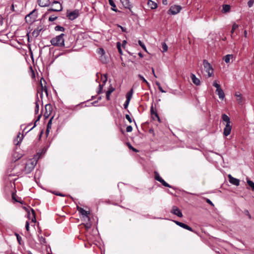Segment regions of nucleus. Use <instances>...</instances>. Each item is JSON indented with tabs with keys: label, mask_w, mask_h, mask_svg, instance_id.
I'll list each match as a JSON object with an SVG mask.
<instances>
[{
	"label": "nucleus",
	"mask_w": 254,
	"mask_h": 254,
	"mask_svg": "<svg viewBox=\"0 0 254 254\" xmlns=\"http://www.w3.org/2000/svg\"><path fill=\"white\" fill-rule=\"evenodd\" d=\"M64 33H62L60 35L52 38L50 40L51 44L55 47H64L65 46L64 39Z\"/></svg>",
	"instance_id": "f257e3e1"
},
{
	"label": "nucleus",
	"mask_w": 254,
	"mask_h": 254,
	"mask_svg": "<svg viewBox=\"0 0 254 254\" xmlns=\"http://www.w3.org/2000/svg\"><path fill=\"white\" fill-rule=\"evenodd\" d=\"M36 164L37 161H36L35 160H28L25 164V168L24 170L25 173L26 174L30 173L35 168Z\"/></svg>",
	"instance_id": "f03ea898"
},
{
	"label": "nucleus",
	"mask_w": 254,
	"mask_h": 254,
	"mask_svg": "<svg viewBox=\"0 0 254 254\" xmlns=\"http://www.w3.org/2000/svg\"><path fill=\"white\" fill-rule=\"evenodd\" d=\"M204 70L208 74L209 77H211L213 73V68L210 64L206 60L203 62Z\"/></svg>",
	"instance_id": "7ed1b4c3"
},
{
	"label": "nucleus",
	"mask_w": 254,
	"mask_h": 254,
	"mask_svg": "<svg viewBox=\"0 0 254 254\" xmlns=\"http://www.w3.org/2000/svg\"><path fill=\"white\" fill-rule=\"evenodd\" d=\"M182 8L180 5H173L170 7L168 13L171 15H175L179 13Z\"/></svg>",
	"instance_id": "20e7f679"
},
{
	"label": "nucleus",
	"mask_w": 254,
	"mask_h": 254,
	"mask_svg": "<svg viewBox=\"0 0 254 254\" xmlns=\"http://www.w3.org/2000/svg\"><path fill=\"white\" fill-rule=\"evenodd\" d=\"M79 10L75 9L72 11H67L66 16L70 20L75 19L79 16Z\"/></svg>",
	"instance_id": "39448f33"
},
{
	"label": "nucleus",
	"mask_w": 254,
	"mask_h": 254,
	"mask_svg": "<svg viewBox=\"0 0 254 254\" xmlns=\"http://www.w3.org/2000/svg\"><path fill=\"white\" fill-rule=\"evenodd\" d=\"M77 210L83 216V217H85L86 218H87L88 221L90 220V218L89 217V211H86L82 207H80L78 206H77Z\"/></svg>",
	"instance_id": "423d86ee"
},
{
	"label": "nucleus",
	"mask_w": 254,
	"mask_h": 254,
	"mask_svg": "<svg viewBox=\"0 0 254 254\" xmlns=\"http://www.w3.org/2000/svg\"><path fill=\"white\" fill-rule=\"evenodd\" d=\"M174 222L178 226H179L180 227H182V228H183L186 230H189L191 232H193V230L189 226H188V225L184 223H182V222H179V221H174Z\"/></svg>",
	"instance_id": "0eeeda50"
},
{
	"label": "nucleus",
	"mask_w": 254,
	"mask_h": 254,
	"mask_svg": "<svg viewBox=\"0 0 254 254\" xmlns=\"http://www.w3.org/2000/svg\"><path fill=\"white\" fill-rule=\"evenodd\" d=\"M229 182L235 186H238L240 185V180L238 179L233 177L231 175H228Z\"/></svg>",
	"instance_id": "6e6552de"
},
{
	"label": "nucleus",
	"mask_w": 254,
	"mask_h": 254,
	"mask_svg": "<svg viewBox=\"0 0 254 254\" xmlns=\"http://www.w3.org/2000/svg\"><path fill=\"white\" fill-rule=\"evenodd\" d=\"M37 2L40 7H47L51 4L50 0H37Z\"/></svg>",
	"instance_id": "1a4fd4ad"
},
{
	"label": "nucleus",
	"mask_w": 254,
	"mask_h": 254,
	"mask_svg": "<svg viewBox=\"0 0 254 254\" xmlns=\"http://www.w3.org/2000/svg\"><path fill=\"white\" fill-rule=\"evenodd\" d=\"M171 213L178 216L179 217H182L183 216L182 212L177 206L173 207L172 210H171Z\"/></svg>",
	"instance_id": "9d476101"
},
{
	"label": "nucleus",
	"mask_w": 254,
	"mask_h": 254,
	"mask_svg": "<svg viewBox=\"0 0 254 254\" xmlns=\"http://www.w3.org/2000/svg\"><path fill=\"white\" fill-rule=\"evenodd\" d=\"M232 129V127L230 126V124H226L225 127L224 129L223 134L225 136L229 135Z\"/></svg>",
	"instance_id": "9b49d317"
},
{
	"label": "nucleus",
	"mask_w": 254,
	"mask_h": 254,
	"mask_svg": "<svg viewBox=\"0 0 254 254\" xmlns=\"http://www.w3.org/2000/svg\"><path fill=\"white\" fill-rule=\"evenodd\" d=\"M43 30V28L42 25H40L37 27L32 32V35L33 37L36 38L37 37L41 32V31Z\"/></svg>",
	"instance_id": "f8f14e48"
},
{
	"label": "nucleus",
	"mask_w": 254,
	"mask_h": 254,
	"mask_svg": "<svg viewBox=\"0 0 254 254\" xmlns=\"http://www.w3.org/2000/svg\"><path fill=\"white\" fill-rule=\"evenodd\" d=\"M48 148V147L45 146L41 150L37 152V155L35 156V159H38L42 156L44 155L47 152Z\"/></svg>",
	"instance_id": "ddd939ff"
},
{
	"label": "nucleus",
	"mask_w": 254,
	"mask_h": 254,
	"mask_svg": "<svg viewBox=\"0 0 254 254\" xmlns=\"http://www.w3.org/2000/svg\"><path fill=\"white\" fill-rule=\"evenodd\" d=\"M120 1L125 8L129 9V10L131 9L132 6L129 0H120Z\"/></svg>",
	"instance_id": "4468645a"
},
{
	"label": "nucleus",
	"mask_w": 254,
	"mask_h": 254,
	"mask_svg": "<svg viewBox=\"0 0 254 254\" xmlns=\"http://www.w3.org/2000/svg\"><path fill=\"white\" fill-rule=\"evenodd\" d=\"M190 77L192 82L193 83V84H194L195 85H196L197 86L199 85L200 84V80L196 77L195 74H194L193 73H191L190 75Z\"/></svg>",
	"instance_id": "2eb2a0df"
},
{
	"label": "nucleus",
	"mask_w": 254,
	"mask_h": 254,
	"mask_svg": "<svg viewBox=\"0 0 254 254\" xmlns=\"http://www.w3.org/2000/svg\"><path fill=\"white\" fill-rule=\"evenodd\" d=\"M46 112L45 116H47L48 117L52 112V106L51 104H48L45 106Z\"/></svg>",
	"instance_id": "dca6fc26"
},
{
	"label": "nucleus",
	"mask_w": 254,
	"mask_h": 254,
	"mask_svg": "<svg viewBox=\"0 0 254 254\" xmlns=\"http://www.w3.org/2000/svg\"><path fill=\"white\" fill-rule=\"evenodd\" d=\"M235 96L237 97L238 103L240 105H243V99L242 94L239 92H236L235 94Z\"/></svg>",
	"instance_id": "f3484780"
},
{
	"label": "nucleus",
	"mask_w": 254,
	"mask_h": 254,
	"mask_svg": "<svg viewBox=\"0 0 254 254\" xmlns=\"http://www.w3.org/2000/svg\"><path fill=\"white\" fill-rule=\"evenodd\" d=\"M104 76H105V79H104V80L103 81V84H100L99 85L98 90V91L97 92L98 94H101L102 92V90H103L104 84H105V83L106 82V81L107 80V75L105 74Z\"/></svg>",
	"instance_id": "a211bd4d"
},
{
	"label": "nucleus",
	"mask_w": 254,
	"mask_h": 254,
	"mask_svg": "<svg viewBox=\"0 0 254 254\" xmlns=\"http://www.w3.org/2000/svg\"><path fill=\"white\" fill-rule=\"evenodd\" d=\"M216 93L218 95L219 98L220 99L223 100L224 98L225 94L223 90L221 88L216 89Z\"/></svg>",
	"instance_id": "6ab92c4d"
},
{
	"label": "nucleus",
	"mask_w": 254,
	"mask_h": 254,
	"mask_svg": "<svg viewBox=\"0 0 254 254\" xmlns=\"http://www.w3.org/2000/svg\"><path fill=\"white\" fill-rule=\"evenodd\" d=\"M115 90V88L113 87L111 85L108 88V90L106 92V99L107 100H110V95Z\"/></svg>",
	"instance_id": "aec40b11"
},
{
	"label": "nucleus",
	"mask_w": 254,
	"mask_h": 254,
	"mask_svg": "<svg viewBox=\"0 0 254 254\" xmlns=\"http://www.w3.org/2000/svg\"><path fill=\"white\" fill-rule=\"evenodd\" d=\"M63 10V6L62 4H60V5L59 6V8H49L48 9L47 12L45 13V15L48 14L51 11H56V12H60L62 11Z\"/></svg>",
	"instance_id": "412c9836"
},
{
	"label": "nucleus",
	"mask_w": 254,
	"mask_h": 254,
	"mask_svg": "<svg viewBox=\"0 0 254 254\" xmlns=\"http://www.w3.org/2000/svg\"><path fill=\"white\" fill-rule=\"evenodd\" d=\"M147 5L150 8L153 9H155L157 7V4L154 1H152L151 0H149L147 2Z\"/></svg>",
	"instance_id": "4be33fe9"
},
{
	"label": "nucleus",
	"mask_w": 254,
	"mask_h": 254,
	"mask_svg": "<svg viewBox=\"0 0 254 254\" xmlns=\"http://www.w3.org/2000/svg\"><path fill=\"white\" fill-rule=\"evenodd\" d=\"M230 5L229 4H223L222 6V12L223 13H227L230 10Z\"/></svg>",
	"instance_id": "5701e85b"
},
{
	"label": "nucleus",
	"mask_w": 254,
	"mask_h": 254,
	"mask_svg": "<svg viewBox=\"0 0 254 254\" xmlns=\"http://www.w3.org/2000/svg\"><path fill=\"white\" fill-rule=\"evenodd\" d=\"M109 2L110 5L112 6V10L114 11L117 12L118 11V9L116 8V5L113 0H109Z\"/></svg>",
	"instance_id": "b1692460"
},
{
	"label": "nucleus",
	"mask_w": 254,
	"mask_h": 254,
	"mask_svg": "<svg viewBox=\"0 0 254 254\" xmlns=\"http://www.w3.org/2000/svg\"><path fill=\"white\" fill-rule=\"evenodd\" d=\"M40 101L38 97H37L36 100L35 102V114H37L39 113V102Z\"/></svg>",
	"instance_id": "393cba45"
},
{
	"label": "nucleus",
	"mask_w": 254,
	"mask_h": 254,
	"mask_svg": "<svg viewBox=\"0 0 254 254\" xmlns=\"http://www.w3.org/2000/svg\"><path fill=\"white\" fill-rule=\"evenodd\" d=\"M222 119L223 121L226 122V124H230V118L227 115L225 114H222Z\"/></svg>",
	"instance_id": "a878e982"
},
{
	"label": "nucleus",
	"mask_w": 254,
	"mask_h": 254,
	"mask_svg": "<svg viewBox=\"0 0 254 254\" xmlns=\"http://www.w3.org/2000/svg\"><path fill=\"white\" fill-rule=\"evenodd\" d=\"M41 97L42 98L43 97V92H45L46 94H47V96H48V89L46 85L43 86V84L42 83V81H41Z\"/></svg>",
	"instance_id": "bb28decb"
},
{
	"label": "nucleus",
	"mask_w": 254,
	"mask_h": 254,
	"mask_svg": "<svg viewBox=\"0 0 254 254\" xmlns=\"http://www.w3.org/2000/svg\"><path fill=\"white\" fill-rule=\"evenodd\" d=\"M38 240L41 245H46V241L44 237H43L42 236H40V235H38Z\"/></svg>",
	"instance_id": "cd10ccee"
},
{
	"label": "nucleus",
	"mask_w": 254,
	"mask_h": 254,
	"mask_svg": "<svg viewBox=\"0 0 254 254\" xmlns=\"http://www.w3.org/2000/svg\"><path fill=\"white\" fill-rule=\"evenodd\" d=\"M133 93V89L131 88L126 94V99L130 101Z\"/></svg>",
	"instance_id": "c85d7f7f"
},
{
	"label": "nucleus",
	"mask_w": 254,
	"mask_h": 254,
	"mask_svg": "<svg viewBox=\"0 0 254 254\" xmlns=\"http://www.w3.org/2000/svg\"><path fill=\"white\" fill-rule=\"evenodd\" d=\"M233 55H227L223 57V60L226 63L228 64L230 63V59L233 58Z\"/></svg>",
	"instance_id": "c756f323"
},
{
	"label": "nucleus",
	"mask_w": 254,
	"mask_h": 254,
	"mask_svg": "<svg viewBox=\"0 0 254 254\" xmlns=\"http://www.w3.org/2000/svg\"><path fill=\"white\" fill-rule=\"evenodd\" d=\"M138 77L142 80V82L146 83V85L150 87V85L149 82L145 79V78L141 74H138Z\"/></svg>",
	"instance_id": "7c9ffc66"
},
{
	"label": "nucleus",
	"mask_w": 254,
	"mask_h": 254,
	"mask_svg": "<svg viewBox=\"0 0 254 254\" xmlns=\"http://www.w3.org/2000/svg\"><path fill=\"white\" fill-rule=\"evenodd\" d=\"M247 182L248 185L251 188L252 190L254 191V182L249 179H247Z\"/></svg>",
	"instance_id": "2f4dec72"
},
{
	"label": "nucleus",
	"mask_w": 254,
	"mask_h": 254,
	"mask_svg": "<svg viewBox=\"0 0 254 254\" xmlns=\"http://www.w3.org/2000/svg\"><path fill=\"white\" fill-rule=\"evenodd\" d=\"M159 182L161 183L162 185L164 187L173 189L172 186H170L169 184L166 183L163 179H162V180Z\"/></svg>",
	"instance_id": "473e14b6"
},
{
	"label": "nucleus",
	"mask_w": 254,
	"mask_h": 254,
	"mask_svg": "<svg viewBox=\"0 0 254 254\" xmlns=\"http://www.w3.org/2000/svg\"><path fill=\"white\" fill-rule=\"evenodd\" d=\"M53 119V117L50 119V120L49 121V122L48 123L47 130H46L47 132H49V129L51 128Z\"/></svg>",
	"instance_id": "72a5a7b5"
},
{
	"label": "nucleus",
	"mask_w": 254,
	"mask_h": 254,
	"mask_svg": "<svg viewBox=\"0 0 254 254\" xmlns=\"http://www.w3.org/2000/svg\"><path fill=\"white\" fill-rule=\"evenodd\" d=\"M154 178L156 180L160 182L162 180V178L160 176L159 174L156 172H154Z\"/></svg>",
	"instance_id": "f704fd0d"
},
{
	"label": "nucleus",
	"mask_w": 254,
	"mask_h": 254,
	"mask_svg": "<svg viewBox=\"0 0 254 254\" xmlns=\"http://www.w3.org/2000/svg\"><path fill=\"white\" fill-rule=\"evenodd\" d=\"M55 30L57 31L64 32L65 30L63 26L57 25L55 27Z\"/></svg>",
	"instance_id": "c9c22d12"
},
{
	"label": "nucleus",
	"mask_w": 254,
	"mask_h": 254,
	"mask_svg": "<svg viewBox=\"0 0 254 254\" xmlns=\"http://www.w3.org/2000/svg\"><path fill=\"white\" fill-rule=\"evenodd\" d=\"M238 27H239L238 24H237L235 23L233 24V25L232 26V30L231 31V36H232V34H233V33H234L235 30Z\"/></svg>",
	"instance_id": "e433bc0d"
},
{
	"label": "nucleus",
	"mask_w": 254,
	"mask_h": 254,
	"mask_svg": "<svg viewBox=\"0 0 254 254\" xmlns=\"http://www.w3.org/2000/svg\"><path fill=\"white\" fill-rule=\"evenodd\" d=\"M41 116H42V115H41V114H40V115H38V117H37V119H36V120L35 121V123H34V126H33L32 127H31V128H30V129H29V130L26 132V133H27V132H29V131H30V130H32L34 127H35L36 126V123H37V121H39V120L40 119V118L41 117Z\"/></svg>",
	"instance_id": "4c0bfd02"
},
{
	"label": "nucleus",
	"mask_w": 254,
	"mask_h": 254,
	"mask_svg": "<svg viewBox=\"0 0 254 254\" xmlns=\"http://www.w3.org/2000/svg\"><path fill=\"white\" fill-rule=\"evenodd\" d=\"M117 49L118 50L119 53L121 55H123V51L121 49V44L120 42H118L117 43Z\"/></svg>",
	"instance_id": "58836bf2"
},
{
	"label": "nucleus",
	"mask_w": 254,
	"mask_h": 254,
	"mask_svg": "<svg viewBox=\"0 0 254 254\" xmlns=\"http://www.w3.org/2000/svg\"><path fill=\"white\" fill-rule=\"evenodd\" d=\"M30 209H31V210L32 212V217L31 218L32 221L33 222H35L36 221V219L35 211L33 209H32V208H30Z\"/></svg>",
	"instance_id": "ea45409f"
},
{
	"label": "nucleus",
	"mask_w": 254,
	"mask_h": 254,
	"mask_svg": "<svg viewBox=\"0 0 254 254\" xmlns=\"http://www.w3.org/2000/svg\"><path fill=\"white\" fill-rule=\"evenodd\" d=\"M150 112H151V114L152 115H154L156 117L158 118V119L159 120V117L158 116V115L157 114V113H156V112H155L154 110V109H153V106H152L151 107V109H150Z\"/></svg>",
	"instance_id": "a19ab883"
},
{
	"label": "nucleus",
	"mask_w": 254,
	"mask_h": 254,
	"mask_svg": "<svg viewBox=\"0 0 254 254\" xmlns=\"http://www.w3.org/2000/svg\"><path fill=\"white\" fill-rule=\"evenodd\" d=\"M138 44L140 47H142V48L145 51H147L146 46L145 44L140 40H138Z\"/></svg>",
	"instance_id": "79ce46f5"
},
{
	"label": "nucleus",
	"mask_w": 254,
	"mask_h": 254,
	"mask_svg": "<svg viewBox=\"0 0 254 254\" xmlns=\"http://www.w3.org/2000/svg\"><path fill=\"white\" fill-rule=\"evenodd\" d=\"M162 52H165L168 50V46L165 43H163L162 44Z\"/></svg>",
	"instance_id": "37998d69"
},
{
	"label": "nucleus",
	"mask_w": 254,
	"mask_h": 254,
	"mask_svg": "<svg viewBox=\"0 0 254 254\" xmlns=\"http://www.w3.org/2000/svg\"><path fill=\"white\" fill-rule=\"evenodd\" d=\"M212 85L214 87H216V89L221 88L220 85L217 82L216 80L213 81Z\"/></svg>",
	"instance_id": "c03bdc74"
},
{
	"label": "nucleus",
	"mask_w": 254,
	"mask_h": 254,
	"mask_svg": "<svg viewBox=\"0 0 254 254\" xmlns=\"http://www.w3.org/2000/svg\"><path fill=\"white\" fill-rule=\"evenodd\" d=\"M98 53L101 56H103L105 54V52L103 48H99L98 50Z\"/></svg>",
	"instance_id": "a18cd8bd"
},
{
	"label": "nucleus",
	"mask_w": 254,
	"mask_h": 254,
	"mask_svg": "<svg viewBox=\"0 0 254 254\" xmlns=\"http://www.w3.org/2000/svg\"><path fill=\"white\" fill-rule=\"evenodd\" d=\"M58 18V16H55L54 15H51L49 17V21H54Z\"/></svg>",
	"instance_id": "49530a36"
},
{
	"label": "nucleus",
	"mask_w": 254,
	"mask_h": 254,
	"mask_svg": "<svg viewBox=\"0 0 254 254\" xmlns=\"http://www.w3.org/2000/svg\"><path fill=\"white\" fill-rule=\"evenodd\" d=\"M254 4V0H249L248 2L249 7H252Z\"/></svg>",
	"instance_id": "de8ad7c7"
},
{
	"label": "nucleus",
	"mask_w": 254,
	"mask_h": 254,
	"mask_svg": "<svg viewBox=\"0 0 254 254\" xmlns=\"http://www.w3.org/2000/svg\"><path fill=\"white\" fill-rule=\"evenodd\" d=\"M130 101L126 99V102L124 104V107L125 109H127L128 106Z\"/></svg>",
	"instance_id": "09e8293b"
},
{
	"label": "nucleus",
	"mask_w": 254,
	"mask_h": 254,
	"mask_svg": "<svg viewBox=\"0 0 254 254\" xmlns=\"http://www.w3.org/2000/svg\"><path fill=\"white\" fill-rule=\"evenodd\" d=\"M132 127L131 126H128L126 128V131L127 132H129L132 131Z\"/></svg>",
	"instance_id": "8fccbe9b"
},
{
	"label": "nucleus",
	"mask_w": 254,
	"mask_h": 254,
	"mask_svg": "<svg viewBox=\"0 0 254 254\" xmlns=\"http://www.w3.org/2000/svg\"><path fill=\"white\" fill-rule=\"evenodd\" d=\"M126 118L130 123H131L132 122V120H131L130 117L129 116V115L127 114L126 115Z\"/></svg>",
	"instance_id": "3c124183"
},
{
	"label": "nucleus",
	"mask_w": 254,
	"mask_h": 254,
	"mask_svg": "<svg viewBox=\"0 0 254 254\" xmlns=\"http://www.w3.org/2000/svg\"><path fill=\"white\" fill-rule=\"evenodd\" d=\"M205 200H206V202L207 203H208V204H210V205H212V206H214L213 203H212V201H211L209 199H208V198H206V199H205Z\"/></svg>",
	"instance_id": "603ef678"
},
{
	"label": "nucleus",
	"mask_w": 254,
	"mask_h": 254,
	"mask_svg": "<svg viewBox=\"0 0 254 254\" xmlns=\"http://www.w3.org/2000/svg\"><path fill=\"white\" fill-rule=\"evenodd\" d=\"M25 228L27 231H29V223L28 221L26 222Z\"/></svg>",
	"instance_id": "864d4df0"
},
{
	"label": "nucleus",
	"mask_w": 254,
	"mask_h": 254,
	"mask_svg": "<svg viewBox=\"0 0 254 254\" xmlns=\"http://www.w3.org/2000/svg\"><path fill=\"white\" fill-rule=\"evenodd\" d=\"M17 240L19 245H22V243H21L22 238L21 236L18 237V238H17Z\"/></svg>",
	"instance_id": "5fc2aeb1"
},
{
	"label": "nucleus",
	"mask_w": 254,
	"mask_h": 254,
	"mask_svg": "<svg viewBox=\"0 0 254 254\" xmlns=\"http://www.w3.org/2000/svg\"><path fill=\"white\" fill-rule=\"evenodd\" d=\"M158 89H159V91H160V92H161L162 93H165V92H166V91H164V90L163 89V88H162L161 86H160V87H158Z\"/></svg>",
	"instance_id": "6e6d98bb"
},
{
	"label": "nucleus",
	"mask_w": 254,
	"mask_h": 254,
	"mask_svg": "<svg viewBox=\"0 0 254 254\" xmlns=\"http://www.w3.org/2000/svg\"><path fill=\"white\" fill-rule=\"evenodd\" d=\"M60 3L59 1L57 0H54L52 3H51V5H53L54 4Z\"/></svg>",
	"instance_id": "4d7b16f0"
},
{
	"label": "nucleus",
	"mask_w": 254,
	"mask_h": 254,
	"mask_svg": "<svg viewBox=\"0 0 254 254\" xmlns=\"http://www.w3.org/2000/svg\"><path fill=\"white\" fill-rule=\"evenodd\" d=\"M55 194L57 195H58V196H64V195L62 193H54Z\"/></svg>",
	"instance_id": "13d9d810"
},
{
	"label": "nucleus",
	"mask_w": 254,
	"mask_h": 254,
	"mask_svg": "<svg viewBox=\"0 0 254 254\" xmlns=\"http://www.w3.org/2000/svg\"><path fill=\"white\" fill-rule=\"evenodd\" d=\"M152 73L154 75V76L155 77V78H157V76L156 75L155 73V72H154V69L153 67H152Z\"/></svg>",
	"instance_id": "bf43d9fd"
},
{
	"label": "nucleus",
	"mask_w": 254,
	"mask_h": 254,
	"mask_svg": "<svg viewBox=\"0 0 254 254\" xmlns=\"http://www.w3.org/2000/svg\"><path fill=\"white\" fill-rule=\"evenodd\" d=\"M120 27L121 28V30H122V31L123 32H126V29L125 28H124V27H122L121 26H120Z\"/></svg>",
	"instance_id": "052dcab7"
},
{
	"label": "nucleus",
	"mask_w": 254,
	"mask_h": 254,
	"mask_svg": "<svg viewBox=\"0 0 254 254\" xmlns=\"http://www.w3.org/2000/svg\"><path fill=\"white\" fill-rule=\"evenodd\" d=\"M127 44V41L126 40H124L123 41V43H122V46L123 47H125V45H126Z\"/></svg>",
	"instance_id": "680f3d73"
},
{
	"label": "nucleus",
	"mask_w": 254,
	"mask_h": 254,
	"mask_svg": "<svg viewBox=\"0 0 254 254\" xmlns=\"http://www.w3.org/2000/svg\"><path fill=\"white\" fill-rule=\"evenodd\" d=\"M35 11V9L33 10L32 12H31L28 15H27V16L26 17V18L27 17V16H30L31 14H32Z\"/></svg>",
	"instance_id": "e2e57ef3"
},
{
	"label": "nucleus",
	"mask_w": 254,
	"mask_h": 254,
	"mask_svg": "<svg viewBox=\"0 0 254 254\" xmlns=\"http://www.w3.org/2000/svg\"><path fill=\"white\" fill-rule=\"evenodd\" d=\"M156 85L158 86V88L159 87L161 86V84H160V83L159 82H158V81H157V82H156Z\"/></svg>",
	"instance_id": "0e129e2a"
},
{
	"label": "nucleus",
	"mask_w": 254,
	"mask_h": 254,
	"mask_svg": "<svg viewBox=\"0 0 254 254\" xmlns=\"http://www.w3.org/2000/svg\"><path fill=\"white\" fill-rule=\"evenodd\" d=\"M127 145H128L129 148L132 149V147H133L131 146V145L129 142L127 143Z\"/></svg>",
	"instance_id": "69168bd1"
},
{
	"label": "nucleus",
	"mask_w": 254,
	"mask_h": 254,
	"mask_svg": "<svg viewBox=\"0 0 254 254\" xmlns=\"http://www.w3.org/2000/svg\"><path fill=\"white\" fill-rule=\"evenodd\" d=\"M132 150L133 151H134L135 152H138V150L134 148V147H132Z\"/></svg>",
	"instance_id": "338daca9"
},
{
	"label": "nucleus",
	"mask_w": 254,
	"mask_h": 254,
	"mask_svg": "<svg viewBox=\"0 0 254 254\" xmlns=\"http://www.w3.org/2000/svg\"><path fill=\"white\" fill-rule=\"evenodd\" d=\"M138 56L140 57V58H142L143 57V54L141 53H138Z\"/></svg>",
	"instance_id": "774afa93"
}]
</instances>
